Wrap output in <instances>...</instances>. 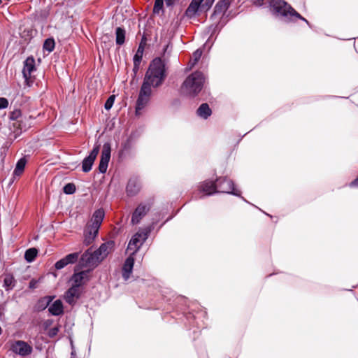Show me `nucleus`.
I'll use <instances>...</instances> for the list:
<instances>
[{
	"instance_id": "61",
	"label": "nucleus",
	"mask_w": 358,
	"mask_h": 358,
	"mask_svg": "<svg viewBox=\"0 0 358 358\" xmlns=\"http://www.w3.org/2000/svg\"><path fill=\"white\" fill-rule=\"evenodd\" d=\"M353 45H354V48H355V51L357 52V49H356V46H355V42H354Z\"/></svg>"
},
{
	"instance_id": "58",
	"label": "nucleus",
	"mask_w": 358,
	"mask_h": 358,
	"mask_svg": "<svg viewBox=\"0 0 358 358\" xmlns=\"http://www.w3.org/2000/svg\"><path fill=\"white\" fill-rule=\"evenodd\" d=\"M278 272H275V271H274L273 273H271V274L267 275L266 276V278H270V277H271V276H273V275H276V274H278Z\"/></svg>"
},
{
	"instance_id": "48",
	"label": "nucleus",
	"mask_w": 358,
	"mask_h": 358,
	"mask_svg": "<svg viewBox=\"0 0 358 358\" xmlns=\"http://www.w3.org/2000/svg\"><path fill=\"white\" fill-rule=\"evenodd\" d=\"M310 29L317 34H322L324 32V30L322 28L318 27L314 24L310 27Z\"/></svg>"
},
{
	"instance_id": "47",
	"label": "nucleus",
	"mask_w": 358,
	"mask_h": 358,
	"mask_svg": "<svg viewBox=\"0 0 358 358\" xmlns=\"http://www.w3.org/2000/svg\"><path fill=\"white\" fill-rule=\"evenodd\" d=\"M8 106V101L6 98H0V109L6 108Z\"/></svg>"
},
{
	"instance_id": "19",
	"label": "nucleus",
	"mask_w": 358,
	"mask_h": 358,
	"mask_svg": "<svg viewBox=\"0 0 358 358\" xmlns=\"http://www.w3.org/2000/svg\"><path fill=\"white\" fill-rule=\"evenodd\" d=\"M141 187V182L137 178L129 179L126 187L127 195L129 196L136 195L140 192Z\"/></svg>"
},
{
	"instance_id": "18",
	"label": "nucleus",
	"mask_w": 358,
	"mask_h": 358,
	"mask_svg": "<svg viewBox=\"0 0 358 358\" xmlns=\"http://www.w3.org/2000/svg\"><path fill=\"white\" fill-rule=\"evenodd\" d=\"M104 215L103 209H98L94 213L91 220L92 223L87 224V226L92 227V229L93 233L96 232V230H99L104 217Z\"/></svg>"
},
{
	"instance_id": "45",
	"label": "nucleus",
	"mask_w": 358,
	"mask_h": 358,
	"mask_svg": "<svg viewBox=\"0 0 358 358\" xmlns=\"http://www.w3.org/2000/svg\"><path fill=\"white\" fill-rule=\"evenodd\" d=\"M52 301V299L50 298H43V299H41V300H39L38 301V304L40 305V307L41 308V309H45L48 306V304L50 303V302Z\"/></svg>"
},
{
	"instance_id": "35",
	"label": "nucleus",
	"mask_w": 358,
	"mask_h": 358,
	"mask_svg": "<svg viewBox=\"0 0 358 358\" xmlns=\"http://www.w3.org/2000/svg\"><path fill=\"white\" fill-rule=\"evenodd\" d=\"M15 285V280L12 275H6L3 280V286L6 289L13 288Z\"/></svg>"
},
{
	"instance_id": "56",
	"label": "nucleus",
	"mask_w": 358,
	"mask_h": 358,
	"mask_svg": "<svg viewBox=\"0 0 358 358\" xmlns=\"http://www.w3.org/2000/svg\"><path fill=\"white\" fill-rule=\"evenodd\" d=\"M207 315H208V313H207L206 308L203 306V315H202L203 318H206L207 317Z\"/></svg>"
},
{
	"instance_id": "8",
	"label": "nucleus",
	"mask_w": 358,
	"mask_h": 358,
	"mask_svg": "<svg viewBox=\"0 0 358 358\" xmlns=\"http://www.w3.org/2000/svg\"><path fill=\"white\" fill-rule=\"evenodd\" d=\"M152 94V88L142 84L138 97L136 101V114L138 115L140 111L143 109L149 102Z\"/></svg>"
},
{
	"instance_id": "2",
	"label": "nucleus",
	"mask_w": 358,
	"mask_h": 358,
	"mask_svg": "<svg viewBox=\"0 0 358 358\" xmlns=\"http://www.w3.org/2000/svg\"><path fill=\"white\" fill-rule=\"evenodd\" d=\"M238 14V12L233 9H228L227 11H225L220 16L216 22L213 23L206 30L203 31V39L208 36L205 43H203V67L206 63V66L208 65V57L207 55H205V50L210 51L222 29L227 24L229 20L235 18Z\"/></svg>"
},
{
	"instance_id": "52",
	"label": "nucleus",
	"mask_w": 358,
	"mask_h": 358,
	"mask_svg": "<svg viewBox=\"0 0 358 358\" xmlns=\"http://www.w3.org/2000/svg\"><path fill=\"white\" fill-rule=\"evenodd\" d=\"M140 63L141 62H136V60H134V69H133V71H134L135 73H136V72L139 69Z\"/></svg>"
},
{
	"instance_id": "51",
	"label": "nucleus",
	"mask_w": 358,
	"mask_h": 358,
	"mask_svg": "<svg viewBox=\"0 0 358 358\" xmlns=\"http://www.w3.org/2000/svg\"><path fill=\"white\" fill-rule=\"evenodd\" d=\"M257 210H259L260 212H262L264 215H265L266 216L270 217L271 220H273L274 218V216L272 215L271 214L266 212L265 210H262V208H260L259 207L257 206Z\"/></svg>"
},
{
	"instance_id": "14",
	"label": "nucleus",
	"mask_w": 358,
	"mask_h": 358,
	"mask_svg": "<svg viewBox=\"0 0 358 358\" xmlns=\"http://www.w3.org/2000/svg\"><path fill=\"white\" fill-rule=\"evenodd\" d=\"M99 152V145H96L94 147L90 155L86 157L82 162V170L85 173L89 172Z\"/></svg>"
},
{
	"instance_id": "54",
	"label": "nucleus",
	"mask_w": 358,
	"mask_h": 358,
	"mask_svg": "<svg viewBox=\"0 0 358 358\" xmlns=\"http://www.w3.org/2000/svg\"><path fill=\"white\" fill-rule=\"evenodd\" d=\"M4 315V308L3 306L0 305V319Z\"/></svg>"
},
{
	"instance_id": "49",
	"label": "nucleus",
	"mask_w": 358,
	"mask_h": 358,
	"mask_svg": "<svg viewBox=\"0 0 358 358\" xmlns=\"http://www.w3.org/2000/svg\"><path fill=\"white\" fill-rule=\"evenodd\" d=\"M37 284H38V280H35V279H32L30 282H29V287L30 289H35L37 287Z\"/></svg>"
},
{
	"instance_id": "24",
	"label": "nucleus",
	"mask_w": 358,
	"mask_h": 358,
	"mask_svg": "<svg viewBox=\"0 0 358 358\" xmlns=\"http://www.w3.org/2000/svg\"><path fill=\"white\" fill-rule=\"evenodd\" d=\"M201 4V0H192L185 11V14L189 17L195 15Z\"/></svg>"
},
{
	"instance_id": "13",
	"label": "nucleus",
	"mask_w": 358,
	"mask_h": 358,
	"mask_svg": "<svg viewBox=\"0 0 358 358\" xmlns=\"http://www.w3.org/2000/svg\"><path fill=\"white\" fill-rule=\"evenodd\" d=\"M82 292L83 288L72 285L64 293V299L69 305H74L76 301L80 297Z\"/></svg>"
},
{
	"instance_id": "26",
	"label": "nucleus",
	"mask_w": 358,
	"mask_h": 358,
	"mask_svg": "<svg viewBox=\"0 0 358 358\" xmlns=\"http://www.w3.org/2000/svg\"><path fill=\"white\" fill-rule=\"evenodd\" d=\"M298 20L304 22L310 29L313 25V24L308 21L294 8L289 20V23H296Z\"/></svg>"
},
{
	"instance_id": "25",
	"label": "nucleus",
	"mask_w": 358,
	"mask_h": 358,
	"mask_svg": "<svg viewBox=\"0 0 358 358\" xmlns=\"http://www.w3.org/2000/svg\"><path fill=\"white\" fill-rule=\"evenodd\" d=\"M92 229V227L87 226L85 229V232H84L85 238H84L83 243L87 246L93 242V241L94 240V238H96V236L98 234L99 230H96V232L93 233V231Z\"/></svg>"
},
{
	"instance_id": "57",
	"label": "nucleus",
	"mask_w": 358,
	"mask_h": 358,
	"mask_svg": "<svg viewBox=\"0 0 358 358\" xmlns=\"http://www.w3.org/2000/svg\"><path fill=\"white\" fill-rule=\"evenodd\" d=\"M196 114L198 116L201 117V105L197 108Z\"/></svg>"
},
{
	"instance_id": "9",
	"label": "nucleus",
	"mask_w": 358,
	"mask_h": 358,
	"mask_svg": "<svg viewBox=\"0 0 358 358\" xmlns=\"http://www.w3.org/2000/svg\"><path fill=\"white\" fill-rule=\"evenodd\" d=\"M294 103H292L291 105L289 104H286L285 106H283L282 107L277 109L276 110H275L273 113H271L269 116H268L266 118H265L264 120H263L262 122H260L257 125H256L253 129H252L250 132L252 130H254L255 129H256L257 127H258L259 125H261L264 121L266 122H269L271 120H272L273 119L278 117L279 115H282V113L288 111V110H291V108H292V105H293ZM249 133L248 132H246L245 134H243V136H240V138L237 140V141L235 143L234 145V148L232 149V150L231 151V152L229 153L228 157L230 156V155L231 154V152L236 148V147H238V144L240 143V142L242 141L243 138L246 136Z\"/></svg>"
},
{
	"instance_id": "50",
	"label": "nucleus",
	"mask_w": 358,
	"mask_h": 358,
	"mask_svg": "<svg viewBox=\"0 0 358 358\" xmlns=\"http://www.w3.org/2000/svg\"><path fill=\"white\" fill-rule=\"evenodd\" d=\"M238 198H239V199H241L243 201H244L245 203L249 204V205H250V206H253V207H254V208H257V206H256V205H255V204L252 203L251 202H250L249 201H248L245 197H243V196H242V194H241V196H240V197H238Z\"/></svg>"
},
{
	"instance_id": "59",
	"label": "nucleus",
	"mask_w": 358,
	"mask_h": 358,
	"mask_svg": "<svg viewBox=\"0 0 358 358\" xmlns=\"http://www.w3.org/2000/svg\"><path fill=\"white\" fill-rule=\"evenodd\" d=\"M273 222L276 224L278 222V217L277 216H274V218L273 219Z\"/></svg>"
},
{
	"instance_id": "22",
	"label": "nucleus",
	"mask_w": 358,
	"mask_h": 358,
	"mask_svg": "<svg viewBox=\"0 0 358 358\" xmlns=\"http://www.w3.org/2000/svg\"><path fill=\"white\" fill-rule=\"evenodd\" d=\"M13 127L14 128V133L15 134L14 137L17 138L22 131H25L29 127V124H27V118L26 117H22L16 122H13Z\"/></svg>"
},
{
	"instance_id": "41",
	"label": "nucleus",
	"mask_w": 358,
	"mask_h": 358,
	"mask_svg": "<svg viewBox=\"0 0 358 358\" xmlns=\"http://www.w3.org/2000/svg\"><path fill=\"white\" fill-rule=\"evenodd\" d=\"M22 117L23 116L22 115L21 110L19 109H15L10 113V119L13 122H16Z\"/></svg>"
},
{
	"instance_id": "42",
	"label": "nucleus",
	"mask_w": 358,
	"mask_h": 358,
	"mask_svg": "<svg viewBox=\"0 0 358 358\" xmlns=\"http://www.w3.org/2000/svg\"><path fill=\"white\" fill-rule=\"evenodd\" d=\"M215 0H203V13H207L212 8Z\"/></svg>"
},
{
	"instance_id": "5",
	"label": "nucleus",
	"mask_w": 358,
	"mask_h": 358,
	"mask_svg": "<svg viewBox=\"0 0 358 358\" xmlns=\"http://www.w3.org/2000/svg\"><path fill=\"white\" fill-rule=\"evenodd\" d=\"M271 14L286 24H289L294 8L285 0H268L266 8Z\"/></svg>"
},
{
	"instance_id": "38",
	"label": "nucleus",
	"mask_w": 358,
	"mask_h": 358,
	"mask_svg": "<svg viewBox=\"0 0 358 358\" xmlns=\"http://www.w3.org/2000/svg\"><path fill=\"white\" fill-rule=\"evenodd\" d=\"M144 50V45L142 42L140 43L137 52L134 57V60H136V62H141L143 57V53Z\"/></svg>"
},
{
	"instance_id": "23",
	"label": "nucleus",
	"mask_w": 358,
	"mask_h": 358,
	"mask_svg": "<svg viewBox=\"0 0 358 358\" xmlns=\"http://www.w3.org/2000/svg\"><path fill=\"white\" fill-rule=\"evenodd\" d=\"M133 255L128 257L122 267V277L124 280H128L130 277V275L132 272L134 264V258L132 256Z\"/></svg>"
},
{
	"instance_id": "16",
	"label": "nucleus",
	"mask_w": 358,
	"mask_h": 358,
	"mask_svg": "<svg viewBox=\"0 0 358 358\" xmlns=\"http://www.w3.org/2000/svg\"><path fill=\"white\" fill-rule=\"evenodd\" d=\"M80 253L79 252H73L67 255L64 258L61 259L60 260L57 261L55 264V267L56 269L59 270L63 268H64L66 266L70 264H73L78 261L79 259Z\"/></svg>"
},
{
	"instance_id": "31",
	"label": "nucleus",
	"mask_w": 358,
	"mask_h": 358,
	"mask_svg": "<svg viewBox=\"0 0 358 358\" xmlns=\"http://www.w3.org/2000/svg\"><path fill=\"white\" fill-rule=\"evenodd\" d=\"M126 31L122 27H117L115 29V41L118 45H122L125 41Z\"/></svg>"
},
{
	"instance_id": "32",
	"label": "nucleus",
	"mask_w": 358,
	"mask_h": 358,
	"mask_svg": "<svg viewBox=\"0 0 358 358\" xmlns=\"http://www.w3.org/2000/svg\"><path fill=\"white\" fill-rule=\"evenodd\" d=\"M26 163L27 160L25 158L22 157L20 159L16 164L13 174L15 176H20L24 170Z\"/></svg>"
},
{
	"instance_id": "15",
	"label": "nucleus",
	"mask_w": 358,
	"mask_h": 358,
	"mask_svg": "<svg viewBox=\"0 0 358 358\" xmlns=\"http://www.w3.org/2000/svg\"><path fill=\"white\" fill-rule=\"evenodd\" d=\"M12 350L20 355V356H27L30 355L32 352V347L29 345L27 343L22 341H17L12 345Z\"/></svg>"
},
{
	"instance_id": "21",
	"label": "nucleus",
	"mask_w": 358,
	"mask_h": 358,
	"mask_svg": "<svg viewBox=\"0 0 358 358\" xmlns=\"http://www.w3.org/2000/svg\"><path fill=\"white\" fill-rule=\"evenodd\" d=\"M88 273V271H83L81 272L74 273L71 277V280L73 281L72 285L82 288V286L89 280Z\"/></svg>"
},
{
	"instance_id": "63",
	"label": "nucleus",
	"mask_w": 358,
	"mask_h": 358,
	"mask_svg": "<svg viewBox=\"0 0 358 358\" xmlns=\"http://www.w3.org/2000/svg\"><path fill=\"white\" fill-rule=\"evenodd\" d=\"M229 358H230V357H229Z\"/></svg>"
},
{
	"instance_id": "53",
	"label": "nucleus",
	"mask_w": 358,
	"mask_h": 358,
	"mask_svg": "<svg viewBox=\"0 0 358 358\" xmlns=\"http://www.w3.org/2000/svg\"><path fill=\"white\" fill-rule=\"evenodd\" d=\"M357 287H358V283L355 285H353L352 287V289H343V290L347 291V292H350L355 294V292H354L353 289L357 288Z\"/></svg>"
},
{
	"instance_id": "6",
	"label": "nucleus",
	"mask_w": 358,
	"mask_h": 358,
	"mask_svg": "<svg viewBox=\"0 0 358 358\" xmlns=\"http://www.w3.org/2000/svg\"><path fill=\"white\" fill-rule=\"evenodd\" d=\"M181 91L190 97L197 96L201 91V71L198 69L190 73L182 83Z\"/></svg>"
},
{
	"instance_id": "44",
	"label": "nucleus",
	"mask_w": 358,
	"mask_h": 358,
	"mask_svg": "<svg viewBox=\"0 0 358 358\" xmlns=\"http://www.w3.org/2000/svg\"><path fill=\"white\" fill-rule=\"evenodd\" d=\"M115 95H111L108 97L104 104V108L106 110H110L112 108L115 101Z\"/></svg>"
},
{
	"instance_id": "20",
	"label": "nucleus",
	"mask_w": 358,
	"mask_h": 358,
	"mask_svg": "<svg viewBox=\"0 0 358 358\" xmlns=\"http://www.w3.org/2000/svg\"><path fill=\"white\" fill-rule=\"evenodd\" d=\"M36 70L35 59L33 57H27L24 62V67L22 70L23 76L25 80H28L31 73Z\"/></svg>"
},
{
	"instance_id": "37",
	"label": "nucleus",
	"mask_w": 358,
	"mask_h": 358,
	"mask_svg": "<svg viewBox=\"0 0 358 358\" xmlns=\"http://www.w3.org/2000/svg\"><path fill=\"white\" fill-rule=\"evenodd\" d=\"M55 41L53 38H47L43 43V49L47 50L48 52L53 51L55 48Z\"/></svg>"
},
{
	"instance_id": "17",
	"label": "nucleus",
	"mask_w": 358,
	"mask_h": 358,
	"mask_svg": "<svg viewBox=\"0 0 358 358\" xmlns=\"http://www.w3.org/2000/svg\"><path fill=\"white\" fill-rule=\"evenodd\" d=\"M348 99L345 96H340L336 95H314L308 97L301 98L300 103L303 104H309L320 100L334 99Z\"/></svg>"
},
{
	"instance_id": "43",
	"label": "nucleus",
	"mask_w": 358,
	"mask_h": 358,
	"mask_svg": "<svg viewBox=\"0 0 358 358\" xmlns=\"http://www.w3.org/2000/svg\"><path fill=\"white\" fill-rule=\"evenodd\" d=\"M252 5L258 8L264 9L266 8L267 1L264 3V0H250Z\"/></svg>"
},
{
	"instance_id": "34",
	"label": "nucleus",
	"mask_w": 358,
	"mask_h": 358,
	"mask_svg": "<svg viewBox=\"0 0 358 358\" xmlns=\"http://www.w3.org/2000/svg\"><path fill=\"white\" fill-rule=\"evenodd\" d=\"M209 103L203 102V120H208L213 114V110L209 106Z\"/></svg>"
},
{
	"instance_id": "11",
	"label": "nucleus",
	"mask_w": 358,
	"mask_h": 358,
	"mask_svg": "<svg viewBox=\"0 0 358 358\" xmlns=\"http://www.w3.org/2000/svg\"><path fill=\"white\" fill-rule=\"evenodd\" d=\"M150 210V205L141 203L134 210L131 222L133 225L138 224Z\"/></svg>"
},
{
	"instance_id": "46",
	"label": "nucleus",
	"mask_w": 358,
	"mask_h": 358,
	"mask_svg": "<svg viewBox=\"0 0 358 358\" xmlns=\"http://www.w3.org/2000/svg\"><path fill=\"white\" fill-rule=\"evenodd\" d=\"M59 331V327H52L51 328L49 331H48V335L49 337L50 338H54L55 336L57 335L58 332Z\"/></svg>"
},
{
	"instance_id": "40",
	"label": "nucleus",
	"mask_w": 358,
	"mask_h": 358,
	"mask_svg": "<svg viewBox=\"0 0 358 358\" xmlns=\"http://www.w3.org/2000/svg\"><path fill=\"white\" fill-rule=\"evenodd\" d=\"M76 189V185L73 183H68L63 188L64 192L66 194H73Z\"/></svg>"
},
{
	"instance_id": "4",
	"label": "nucleus",
	"mask_w": 358,
	"mask_h": 358,
	"mask_svg": "<svg viewBox=\"0 0 358 358\" xmlns=\"http://www.w3.org/2000/svg\"><path fill=\"white\" fill-rule=\"evenodd\" d=\"M114 242L112 241L102 243L99 249L92 251L89 248L81 256L79 265L81 267H94L98 265L113 250Z\"/></svg>"
},
{
	"instance_id": "39",
	"label": "nucleus",
	"mask_w": 358,
	"mask_h": 358,
	"mask_svg": "<svg viewBox=\"0 0 358 358\" xmlns=\"http://www.w3.org/2000/svg\"><path fill=\"white\" fill-rule=\"evenodd\" d=\"M163 0H155L153 7V13L157 15L159 14L160 11L163 9Z\"/></svg>"
},
{
	"instance_id": "29",
	"label": "nucleus",
	"mask_w": 358,
	"mask_h": 358,
	"mask_svg": "<svg viewBox=\"0 0 358 358\" xmlns=\"http://www.w3.org/2000/svg\"><path fill=\"white\" fill-rule=\"evenodd\" d=\"M201 57V50L200 48L197 49L194 53L193 56L189 60L187 66L185 69V71L192 70L195 65L197 64V62L199 61V59Z\"/></svg>"
},
{
	"instance_id": "36",
	"label": "nucleus",
	"mask_w": 358,
	"mask_h": 358,
	"mask_svg": "<svg viewBox=\"0 0 358 358\" xmlns=\"http://www.w3.org/2000/svg\"><path fill=\"white\" fill-rule=\"evenodd\" d=\"M205 55H207L208 57V60H210V56L209 52L207 50H205ZM209 64V61H208V65L206 66V63L204 64V66L203 67V89L205 88L206 86H209V82H208V74L204 71V68H207Z\"/></svg>"
},
{
	"instance_id": "60",
	"label": "nucleus",
	"mask_w": 358,
	"mask_h": 358,
	"mask_svg": "<svg viewBox=\"0 0 358 358\" xmlns=\"http://www.w3.org/2000/svg\"><path fill=\"white\" fill-rule=\"evenodd\" d=\"M202 329L203 330L205 329H208V327L205 325L204 322H203V327H202Z\"/></svg>"
},
{
	"instance_id": "28",
	"label": "nucleus",
	"mask_w": 358,
	"mask_h": 358,
	"mask_svg": "<svg viewBox=\"0 0 358 358\" xmlns=\"http://www.w3.org/2000/svg\"><path fill=\"white\" fill-rule=\"evenodd\" d=\"M48 311L52 315L57 316L62 315L64 312L63 304L62 301L58 299L54 301V303L49 307Z\"/></svg>"
},
{
	"instance_id": "30",
	"label": "nucleus",
	"mask_w": 358,
	"mask_h": 358,
	"mask_svg": "<svg viewBox=\"0 0 358 358\" xmlns=\"http://www.w3.org/2000/svg\"><path fill=\"white\" fill-rule=\"evenodd\" d=\"M209 103L211 106H214L217 103V100L211 95L209 86H206L203 89V101Z\"/></svg>"
},
{
	"instance_id": "7",
	"label": "nucleus",
	"mask_w": 358,
	"mask_h": 358,
	"mask_svg": "<svg viewBox=\"0 0 358 358\" xmlns=\"http://www.w3.org/2000/svg\"><path fill=\"white\" fill-rule=\"evenodd\" d=\"M150 233V229H144L136 233L131 238L128 244L127 250H132V255L136 253L148 238Z\"/></svg>"
},
{
	"instance_id": "12",
	"label": "nucleus",
	"mask_w": 358,
	"mask_h": 358,
	"mask_svg": "<svg viewBox=\"0 0 358 358\" xmlns=\"http://www.w3.org/2000/svg\"><path fill=\"white\" fill-rule=\"evenodd\" d=\"M234 1L235 0H218L213 9L210 19L213 20L218 15H222L225 11H227Z\"/></svg>"
},
{
	"instance_id": "3",
	"label": "nucleus",
	"mask_w": 358,
	"mask_h": 358,
	"mask_svg": "<svg viewBox=\"0 0 358 358\" xmlns=\"http://www.w3.org/2000/svg\"><path fill=\"white\" fill-rule=\"evenodd\" d=\"M169 45L164 49L162 57L155 58L150 64L143 79V84L147 87H158L161 86L166 78V66L169 60L165 57V52Z\"/></svg>"
},
{
	"instance_id": "27",
	"label": "nucleus",
	"mask_w": 358,
	"mask_h": 358,
	"mask_svg": "<svg viewBox=\"0 0 358 358\" xmlns=\"http://www.w3.org/2000/svg\"><path fill=\"white\" fill-rule=\"evenodd\" d=\"M298 20L304 22L310 29L313 25V24L308 21L294 8L289 20V23H296Z\"/></svg>"
},
{
	"instance_id": "55",
	"label": "nucleus",
	"mask_w": 358,
	"mask_h": 358,
	"mask_svg": "<svg viewBox=\"0 0 358 358\" xmlns=\"http://www.w3.org/2000/svg\"><path fill=\"white\" fill-rule=\"evenodd\" d=\"M167 6H171L173 4L174 0H165Z\"/></svg>"
},
{
	"instance_id": "10",
	"label": "nucleus",
	"mask_w": 358,
	"mask_h": 358,
	"mask_svg": "<svg viewBox=\"0 0 358 358\" xmlns=\"http://www.w3.org/2000/svg\"><path fill=\"white\" fill-rule=\"evenodd\" d=\"M111 148L109 143H106L103 145L99 171L101 173H105L107 171L108 162L110 158Z\"/></svg>"
},
{
	"instance_id": "33",
	"label": "nucleus",
	"mask_w": 358,
	"mask_h": 358,
	"mask_svg": "<svg viewBox=\"0 0 358 358\" xmlns=\"http://www.w3.org/2000/svg\"><path fill=\"white\" fill-rule=\"evenodd\" d=\"M38 253L37 249L31 248L26 250L24 259L27 262H31L34 260Z\"/></svg>"
},
{
	"instance_id": "62",
	"label": "nucleus",
	"mask_w": 358,
	"mask_h": 358,
	"mask_svg": "<svg viewBox=\"0 0 358 358\" xmlns=\"http://www.w3.org/2000/svg\"><path fill=\"white\" fill-rule=\"evenodd\" d=\"M355 38H352V39H355ZM357 38H358V37H357ZM350 39H351V38H350L349 40H350Z\"/></svg>"
},
{
	"instance_id": "1",
	"label": "nucleus",
	"mask_w": 358,
	"mask_h": 358,
	"mask_svg": "<svg viewBox=\"0 0 358 358\" xmlns=\"http://www.w3.org/2000/svg\"><path fill=\"white\" fill-rule=\"evenodd\" d=\"M227 166V161L224 160L218 171L213 169L212 176L203 180V199L222 194L241 196L242 191L234 180L229 179Z\"/></svg>"
}]
</instances>
